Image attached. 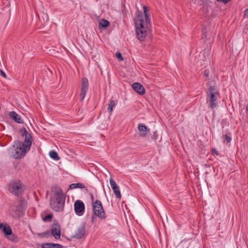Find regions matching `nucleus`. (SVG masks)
<instances>
[{
    "label": "nucleus",
    "mask_w": 248,
    "mask_h": 248,
    "mask_svg": "<svg viewBox=\"0 0 248 248\" xmlns=\"http://www.w3.org/2000/svg\"><path fill=\"white\" fill-rule=\"evenodd\" d=\"M217 1L223 2L224 4L227 3L230 0H217Z\"/></svg>",
    "instance_id": "obj_35"
},
{
    "label": "nucleus",
    "mask_w": 248,
    "mask_h": 248,
    "mask_svg": "<svg viewBox=\"0 0 248 248\" xmlns=\"http://www.w3.org/2000/svg\"><path fill=\"white\" fill-rule=\"evenodd\" d=\"M19 132L21 134V136L22 137L25 136V140L23 143H25V144H27L28 145L31 146V143L32 142V137L31 134H30L26 129L24 127L22 128L19 130Z\"/></svg>",
    "instance_id": "obj_11"
},
{
    "label": "nucleus",
    "mask_w": 248,
    "mask_h": 248,
    "mask_svg": "<svg viewBox=\"0 0 248 248\" xmlns=\"http://www.w3.org/2000/svg\"><path fill=\"white\" fill-rule=\"evenodd\" d=\"M110 25L109 22L106 20L103 19L99 23V27L100 29H105L107 27H108Z\"/></svg>",
    "instance_id": "obj_20"
},
{
    "label": "nucleus",
    "mask_w": 248,
    "mask_h": 248,
    "mask_svg": "<svg viewBox=\"0 0 248 248\" xmlns=\"http://www.w3.org/2000/svg\"><path fill=\"white\" fill-rule=\"evenodd\" d=\"M208 59V53L204 50L200 52L199 55L196 57L195 61L198 65L202 66L206 64Z\"/></svg>",
    "instance_id": "obj_9"
},
{
    "label": "nucleus",
    "mask_w": 248,
    "mask_h": 248,
    "mask_svg": "<svg viewBox=\"0 0 248 248\" xmlns=\"http://www.w3.org/2000/svg\"><path fill=\"white\" fill-rule=\"evenodd\" d=\"M149 13L144 14L137 11L134 18L137 37L140 41H143L151 31V23Z\"/></svg>",
    "instance_id": "obj_1"
},
{
    "label": "nucleus",
    "mask_w": 248,
    "mask_h": 248,
    "mask_svg": "<svg viewBox=\"0 0 248 248\" xmlns=\"http://www.w3.org/2000/svg\"><path fill=\"white\" fill-rule=\"evenodd\" d=\"M66 197H51L50 205L55 212H62L64 209Z\"/></svg>",
    "instance_id": "obj_3"
},
{
    "label": "nucleus",
    "mask_w": 248,
    "mask_h": 248,
    "mask_svg": "<svg viewBox=\"0 0 248 248\" xmlns=\"http://www.w3.org/2000/svg\"><path fill=\"white\" fill-rule=\"evenodd\" d=\"M42 248H62V246L58 244L44 243L42 245Z\"/></svg>",
    "instance_id": "obj_18"
},
{
    "label": "nucleus",
    "mask_w": 248,
    "mask_h": 248,
    "mask_svg": "<svg viewBox=\"0 0 248 248\" xmlns=\"http://www.w3.org/2000/svg\"><path fill=\"white\" fill-rule=\"evenodd\" d=\"M50 156L55 160H59L60 157L59 156L57 153L54 151H51L49 153Z\"/></svg>",
    "instance_id": "obj_23"
},
{
    "label": "nucleus",
    "mask_w": 248,
    "mask_h": 248,
    "mask_svg": "<svg viewBox=\"0 0 248 248\" xmlns=\"http://www.w3.org/2000/svg\"><path fill=\"white\" fill-rule=\"evenodd\" d=\"M93 209L94 215L101 219L106 217L101 202L99 200H96L93 202Z\"/></svg>",
    "instance_id": "obj_6"
},
{
    "label": "nucleus",
    "mask_w": 248,
    "mask_h": 248,
    "mask_svg": "<svg viewBox=\"0 0 248 248\" xmlns=\"http://www.w3.org/2000/svg\"><path fill=\"white\" fill-rule=\"evenodd\" d=\"M244 17H248V8L246 9L245 11Z\"/></svg>",
    "instance_id": "obj_36"
},
{
    "label": "nucleus",
    "mask_w": 248,
    "mask_h": 248,
    "mask_svg": "<svg viewBox=\"0 0 248 248\" xmlns=\"http://www.w3.org/2000/svg\"><path fill=\"white\" fill-rule=\"evenodd\" d=\"M91 199H92V202H93H93H93V195L92 194H91Z\"/></svg>",
    "instance_id": "obj_37"
},
{
    "label": "nucleus",
    "mask_w": 248,
    "mask_h": 248,
    "mask_svg": "<svg viewBox=\"0 0 248 248\" xmlns=\"http://www.w3.org/2000/svg\"><path fill=\"white\" fill-rule=\"evenodd\" d=\"M132 88L135 92L140 95H143L145 93V89L144 87L138 82H135L132 84Z\"/></svg>",
    "instance_id": "obj_16"
},
{
    "label": "nucleus",
    "mask_w": 248,
    "mask_h": 248,
    "mask_svg": "<svg viewBox=\"0 0 248 248\" xmlns=\"http://www.w3.org/2000/svg\"><path fill=\"white\" fill-rule=\"evenodd\" d=\"M211 153L212 154L214 155V156H217L219 155V153L218 152L217 150V149L216 148H213L211 149Z\"/></svg>",
    "instance_id": "obj_29"
},
{
    "label": "nucleus",
    "mask_w": 248,
    "mask_h": 248,
    "mask_svg": "<svg viewBox=\"0 0 248 248\" xmlns=\"http://www.w3.org/2000/svg\"><path fill=\"white\" fill-rule=\"evenodd\" d=\"M0 229H1L4 234L5 236L8 237L9 235H12V238H11V240L12 241L17 242V237L13 234H12V231L10 227L7 224H3L2 223L0 224Z\"/></svg>",
    "instance_id": "obj_10"
},
{
    "label": "nucleus",
    "mask_w": 248,
    "mask_h": 248,
    "mask_svg": "<svg viewBox=\"0 0 248 248\" xmlns=\"http://www.w3.org/2000/svg\"><path fill=\"white\" fill-rule=\"evenodd\" d=\"M138 129L140 132H142L140 136L143 137L146 136L147 134V131H149V129H148L145 125L142 124H138Z\"/></svg>",
    "instance_id": "obj_19"
},
{
    "label": "nucleus",
    "mask_w": 248,
    "mask_h": 248,
    "mask_svg": "<svg viewBox=\"0 0 248 248\" xmlns=\"http://www.w3.org/2000/svg\"><path fill=\"white\" fill-rule=\"evenodd\" d=\"M85 234V225L83 224L80 228H79L77 232L72 236V238L77 239L82 238Z\"/></svg>",
    "instance_id": "obj_15"
},
{
    "label": "nucleus",
    "mask_w": 248,
    "mask_h": 248,
    "mask_svg": "<svg viewBox=\"0 0 248 248\" xmlns=\"http://www.w3.org/2000/svg\"><path fill=\"white\" fill-rule=\"evenodd\" d=\"M74 208L76 213L78 216H81L84 211L85 206L82 201L77 200L74 203Z\"/></svg>",
    "instance_id": "obj_12"
},
{
    "label": "nucleus",
    "mask_w": 248,
    "mask_h": 248,
    "mask_svg": "<svg viewBox=\"0 0 248 248\" xmlns=\"http://www.w3.org/2000/svg\"><path fill=\"white\" fill-rule=\"evenodd\" d=\"M37 235L40 238L48 237L51 236L50 230H47L42 233H39Z\"/></svg>",
    "instance_id": "obj_22"
},
{
    "label": "nucleus",
    "mask_w": 248,
    "mask_h": 248,
    "mask_svg": "<svg viewBox=\"0 0 248 248\" xmlns=\"http://www.w3.org/2000/svg\"><path fill=\"white\" fill-rule=\"evenodd\" d=\"M15 248L14 247H11L10 248Z\"/></svg>",
    "instance_id": "obj_39"
},
{
    "label": "nucleus",
    "mask_w": 248,
    "mask_h": 248,
    "mask_svg": "<svg viewBox=\"0 0 248 248\" xmlns=\"http://www.w3.org/2000/svg\"><path fill=\"white\" fill-rule=\"evenodd\" d=\"M9 115L15 122L20 124L24 123L20 116L17 114L15 111H12L10 112Z\"/></svg>",
    "instance_id": "obj_17"
},
{
    "label": "nucleus",
    "mask_w": 248,
    "mask_h": 248,
    "mask_svg": "<svg viewBox=\"0 0 248 248\" xmlns=\"http://www.w3.org/2000/svg\"><path fill=\"white\" fill-rule=\"evenodd\" d=\"M204 76L206 78H208L209 77V70L206 69L204 71Z\"/></svg>",
    "instance_id": "obj_31"
},
{
    "label": "nucleus",
    "mask_w": 248,
    "mask_h": 248,
    "mask_svg": "<svg viewBox=\"0 0 248 248\" xmlns=\"http://www.w3.org/2000/svg\"><path fill=\"white\" fill-rule=\"evenodd\" d=\"M50 233L56 239H59L61 235V228L60 224L56 219L53 220L51 225Z\"/></svg>",
    "instance_id": "obj_7"
},
{
    "label": "nucleus",
    "mask_w": 248,
    "mask_h": 248,
    "mask_svg": "<svg viewBox=\"0 0 248 248\" xmlns=\"http://www.w3.org/2000/svg\"><path fill=\"white\" fill-rule=\"evenodd\" d=\"M144 14L149 13L148 7L144 6L143 7Z\"/></svg>",
    "instance_id": "obj_33"
},
{
    "label": "nucleus",
    "mask_w": 248,
    "mask_h": 248,
    "mask_svg": "<svg viewBox=\"0 0 248 248\" xmlns=\"http://www.w3.org/2000/svg\"><path fill=\"white\" fill-rule=\"evenodd\" d=\"M116 103L114 100H111L109 104H108V112H111L113 107H115Z\"/></svg>",
    "instance_id": "obj_24"
},
{
    "label": "nucleus",
    "mask_w": 248,
    "mask_h": 248,
    "mask_svg": "<svg viewBox=\"0 0 248 248\" xmlns=\"http://www.w3.org/2000/svg\"><path fill=\"white\" fill-rule=\"evenodd\" d=\"M109 182L112 189L113 190L114 194L116 198L121 199V194L120 191V189L119 186H117V184L115 182V181L112 179L111 178L109 179Z\"/></svg>",
    "instance_id": "obj_13"
},
{
    "label": "nucleus",
    "mask_w": 248,
    "mask_h": 248,
    "mask_svg": "<svg viewBox=\"0 0 248 248\" xmlns=\"http://www.w3.org/2000/svg\"><path fill=\"white\" fill-rule=\"evenodd\" d=\"M89 81L86 78H83L81 79V85L80 88V93L79 94V99L82 101L85 98L89 89Z\"/></svg>",
    "instance_id": "obj_8"
},
{
    "label": "nucleus",
    "mask_w": 248,
    "mask_h": 248,
    "mask_svg": "<svg viewBox=\"0 0 248 248\" xmlns=\"http://www.w3.org/2000/svg\"><path fill=\"white\" fill-rule=\"evenodd\" d=\"M224 137H225V139L228 143H229L231 142V141L232 140V138L231 137L228 136L227 135H225L224 136Z\"/></svg>",
    "instance_id": "obj_30"
},
{
    "label": "nucleus",
    "mask_w": 248,
    "mask_h": 248,
    "mask_svg": "<svg viewBox=\"0 0 248 248\" xmlns=\"http://www.w3.org/2000/svg\"><path fill=\"white\" fill-rule=\"evenodd\" d=\"M116 57L118 59V60L120 62H122L124 60V58L122 57V55L120 52H117L116 53Z\"/></svg>",
    "instance_id": "obj_28"
},
{
    "label": "nucleus",
    "mask_w": 248,
    "mask_h": 248,
    "mask_svg": "<svg viewBox=\"0 0 248 248\" xmlns=\"http://www.w3.org/2000/svg\"><path fill=\"white\" fill-rule=\"evenodd\" d=\"M0 74L4 78H6L7 76L6 74L1 69H0Z\"/></svg>",
    "instance_id": "obj_34"
},
{
    "label": "nucleus",
    "mask_w": 248,
    "mask_h": 248,
    "mask_svg": "<svg viewBox=\"0 0 248 248\" xmlns=\"http://www.w3.org/2000/svg\"><path fill=\"white\" fill-rule=\"evenodd\" d=\"M31 146L25 144L22 142L16 140L12 148L9 149L10 156L15 159H21L30 150Z\"/></svg>",
    "instance_id": "obj_2"
},
{
    "label": "nucleus",
    "mask_w": 248,
    "mask_h": 248,
    "mask_svg": "<svg viewBox=\"0 0 248 248\" xmlns=\"http://www.w3.org/2000/svg\"><path fill=\"white\" fill-rule=\"evenodd\" d=\"M152 139L154 140H156L158 138V134L156 131H155L152 135Z\"/></svg>",
    "instance_id": "obj_32"
},
{
    "label": "nucleus",
    "mask_w": 248,
    "mask_h": 248,
    "mask_svg": "<svg viewBox=\"0 0 248 248\" xmlns=\"http://www.w3.org/2000/svg\"><path fill=\"white\" fill-rule=\"evenodd\" d=\"M206 28L204 27L202 28V39L204 40V41L206 40Z\"/></svg>",
    "instance_id": "obj_27"
},
{
    "label": "nucleus",
    "mask_w": 248,
    "mask_h": 248,
    "mask_svg": "<svg viewBox=\"0 0 248 248\" xmlns=\"http://www.w3.org/2000/svg\"><path fill=\"white\" fill-rule=\"evenodd\" d=\"M23 209V204L21 201L19 202V204L16 206V211L22 212Z\"/></svg>",
    "instance_id": "obj_26"
},
{
    "label": "nucleus",
    "mask_w": 248,
    "mask_h": 248,
    "mask_svg": "<svg viewBox=\"0 0 248 248\" xmlns=\"http://www.w3.org/2000/svg\"><path fill=\"white\" fill-rule=\"evenodd\" d=\"M53 217V215L51 214H47L45 217H43V220L45 222L49 221H51Z\"/></svg>",
    "instance_id": "obj_25"
},
{
    "label": "nucleus",
    "mask_w": 248,
    "mask_h": 248,
    "mask_svg": "<svg viewBox=\"0 0 248 248\" xmlns=\"http://www.w3.org/2000/svg\"><path fill=\"white\" fill-rule=\"evenodd\" d=\"M246 109V111L248 112V104L247 105Z\"/></svg>",
    "instance_id": "obj_38"
},
{
    "label": "nucleus",
    "mask_w": 248,
    "mask_h": 248,
    "mask_svg": "<svg viewBox=\"0 0 248 248\" xmlns=\"http://www.w3.org/2000/svg\"><path fill=\"white\" fill-rule=\"evenodd\" d=\"M76 188H84V185L81 183L72 184L69 186V189H72Z\"/></svg>",
    "instance_id": "obj_21"
},
{
    "label": "nucleus",
    "mask_w": 248,
    "mask_h": 248,
    "mask_svg": "<svg viewBox=\"0 0 248 248\" xmlns=\"http://www.w3.org/2000/svg\"><path fill=\"white\" fill-rule=\"evenodd\" d=\"M209 101L210 102V107L211 108H214L217 106V99L219 96V93L215 86H210L206 92Z\"/></svg>",
    "instance_id": "obj_4"
},
{
    "label": "nucleus",
    "mask_w": 248,
    "mask_h": 248,
    "mask_svg": "<svg viewBox=\"0 0 248 248\" xmlns=\"http://www.w3.org/2000/svg\"><path fill=\"white\" fill-rule=\"evenodd\" d=\"M23 184L19 180L15 181H12L10 183L9 189L11 192L16 196L19 197L23 192Z\"/></svg>",
    "instance_id": "obj_5"
},
{
    "label": "nucleus",
    "mask_w": 248,
    "mask_h": 248,
    "mask_svg": "<svg viewBox=\"0 0 248 248\" xmlns=\"http://www.w3.org/2000/svg\"><path fill=\"white\" fill-rule=\"evenodd\" d=\"M51 191L53 193V196L52 197H65L62 189L58 186H52Z\"/></svg>",
    "instance_id": "obj_14"
}]
</instances>
